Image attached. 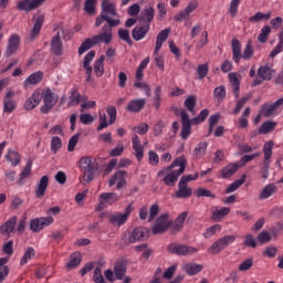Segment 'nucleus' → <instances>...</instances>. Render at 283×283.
<instances>
[{"mask_svg": "<svg viewBox=\"0 0 283 283\" xmlns=\"http://www.w3.org/2000/svg\"><path fill=\"white\" fill-rule=\"evenodd\" d=\"M232 45V61L234 63H240V60L243 59V61H251L253 59V46L251 44H247L242 54V44L240 43V40L233 39L231 42Z\"/></svg>", "mask_w": 283, "mask_h": 283, "instance_id": "obj_4", "label": "nucleus"}, {"mask_svg": "<svg viewBox=\"0 0 283 283\" xmlns=\"http://www.w3.org/2000/svg\"><path fill=\"white\" fill-rule=\"evenodd\" d=\"M213 96L218 103H222L227 98V87L224 85L217 86L213 91Z\"/></svg>", "mask_w": 283, "mask_h": 283, "instance_id": "obj_44", "label": "nucleus"}, {"mask_svg": "<svg viewBox=\"0 0 283 283\" xmlns=\"http://www.w3.org/2000/svg\"><path fill=\"white\" fill-rule=\"evenodd\" d=\"M45 21V17L43 14L38 15L35 19L34 25L30 33V39H36L39 33L41 32V28H43V22Z\"/></svg>", "mask_w": 283, "mask_h": 283, "instance_id": "obj_32", "label": "nucleus"}, {"mask_svg": "<svg viewBox=\"0 0 283 283\" xmlns=\"http://www.w3.org/2000/svg\"><path fill=\"white\" fill-rule=\"evenodd\" d=\"M44 105L41 106L42 114H50V109L59 103V95L54 94L50 88H46L44 92L41 91Z\"/></svg>", "mask_w": 283, "mask_h": 283, "instance_id": "obj_7", "label": "nucleus"}, {"mask_svg": "<svg viewBox=\"0 0 283 283\" xmlns=\"http://www.w3.org/2000/svg\"><path fill=\"white\" fill-rule=\"evenodd\" d=\"M166 124L163 120H158L153 127L154 136H161L163 129H165Z\"/></svg>", "mask_w": 283, "mask_h": 283, "instance_id": "obj_64", "label": "nucleus"}, {"mask_svg": "<svg viewBox=\"0 0 283 283\" xmlns=\"http://www.w3.org/2000/svg\"><path fill=\"white\" fill-rule=\"evenodd\" d=\"M6 159L8 163H11L13 167H17V165H20L21 163V155L17 153V150L9 149L6 155Z\"/></svg>", "mask_w": 283, "mask_h": 283, "instance_id": "obj_38", "label": "nucleus"}, {"mask_svg": "<svg viewBox=\"0 0 283 283\" xmlns=\"http://www.w3.org/2000/svg\"><path fill=\"white\" fill-rule=\"evenodd\" d=\"M50 185V177L48 176H43L39 184L38 187L35 189V196L38 198H43V196H45V191H48V186Z\"/></svg>", "mask_w": 283, "mask_h": 283, "instance_id": "obj_26", "label": "nucleus"}, {"mask_svg": "<svg viewBox=\"0 0 283 283\" xmlns=\"http://www.w3.org/2000/svg\"><path fill=\"white\" fill-rule=\"evenodd\" d=\"M238 169H240V164H228L221 169V178H231V176H233Z\"/></svg>", "mask_w": 283, "mask_h": 283, "instance_id": "obj_34", "label": "nucleus"}, {"mask_svg": "<svg viewBox=\"0 0 283 283\" xmlns=\"http://www.w3.org/2000/svg\"><path fill=\"white\" fill-rule=\"evenodd\" d=\"M207 142L199 143L193 150L196 158H202V156L207 153Z\"/></svg>", "mask_w": 283, "mask_h": 283, "instance_id": "obj_52", "label": "nucleus"}, {"mask_svg": "<svg viewBox=\"0 0 283 283\" xmlns=\"http://www.w3.org/2000/svg\"><path fill=\"white\" fill-rule=\"evenodd\" d=\"M196 198H216V195L211 192V190L207 188H198L195 191Z\"/></svg>", "mask_w": 283, "mask_h": 283, "instance_id": "obj_55", "label": "nucleus"}, {"mask_svg": "<svg viewBox=\"0 0 283 283\" xmlns=\"http://www.w3.org/2000/svg\"><path fill=\"white\" fill-rule=\"evenodd\" d=\"M114 271H115L116 279L117 280H123V277H125V273L127 271V268L125 266V264L117 262L115 264Z\"/></svg>", "mask_w": 283, "mask_h": 283, "instance_id": "obj_53", "label": "nucleus"}, {"mask_svg": "<svg viewBox=\"0 0 283 283\" xmlns=\"http://www.w3.org/2000/svg\"><path fill=\"white\" fill-rule=\"evenodd\" d=\"M228 78L232 85L234 97L238 98V96H240V77L238 76V73H229Z\"/></svg>", "mask_w": 283, "mask_h": 283, "instance_id": "obj_30", "label": "nucleus"}, {"mask_svg": "<svg viewBox=\"0 0 283 283\" xmlns=\"http://www.w3.org/2000/svg\"><path fill=\"white\" fill-rule=\"evenodd\" d=\"M277 191V186L275 184H269L266 185L259 195V200H269L273 193Z\"/></svg>", "mask_w": 283, "mask_h": 283, "instance_id": "obj_29", "label": "nucleus"}, {"mask_svg": "<svg viewBox=\"0 0 283 283\" xmlns=\"http://www.w3.org/2000/svg\"><path fill=\"white\" fill-rule=\"evenodd\" d=\"M193 190L187 186V184H182L179 181L178 190L175 192V198H191Z\"/></svg>", "mask_w": 283, "mask_h": 283, "instance_id": "obj_25", "label": "nucleus"}, {"mask_svg": "<svg viewBox=\"0 0 283 283\" xmlns=\"http://www.w3.org/2000/svg\"><path fill=\"white\" fill-rule=\"evenodd\" d=\"M169 227H171V218H169L168 213H164L157 218L155 224L151 228V233L153 235L165 233Z\"/></svg>", "mask_w": 283, "mask_h": 283, "instance_id": "obj_9", "label": "nucleus"}, {"mask_svg": "<svg viewBox=\"0 0 283 283\" xmlns=\"http://www.w3.org/2000/svg\"><path fill=\"white\" fill-rule=\"evenodd\" d=\"M181 116V138L182 140H187L189 136L191 135V126L193 125V122H191V118H189V114L187 111H182L180 113Z\"/></svg>", "mask_w": 283, "mask_h": 283, "instance_id": "obj_16", "label": "nucleus"}, {"mask_svg": "<svg viewBox=\"0 0 283 283\" xmlns=\"http://www.w3.org/2000/svg\"><path fill=\"white\" fill-rule=\"evenodd\" d=\"M34 255H36V251H34V248L32 247L27 248L22 259L20 260V266H25V264H28V262L32 260Z\"/></svg>", "mask_w": 283, "mask_h": 283, "instance_id": "obj_43", "label": "nucleus"}, {"mask_svg": "<svg viewBox=\"0 0 283 283\" xmlns=\"http://www.w3.org/2000/svg\"><path fill=\"white\" fill-rule=\"evenodd\" d=\"M202 269H205V266L198 263H186L182 266V270L187 273V275H198Z\"/></svg>", "mask_w": 283, "mask_h": 283, "instance_id": "obj_33", "label": "nucleus"}, {"mask_svg": "<svg viewBox=\"0 0 283 283\" xmlns=\"http://www.w3.org/2000/svg\"><path fill=\"white\" fill-rule=\"evenodd\" d=\"M118 200H120V196L116 192H102L99 193V202L95 209L96 211H103L107 205H114Z\"/></svg>", "mask_w": 283, "mask_h": 283, "instance_id": "obj_10", "label": "nucleus"}, {"mask_svg": "<svg viewBox=\"0 0 283 283\" xmlns=\"http://www.w3.org/2000/svg\"><path fill=\"white\" fill-rule=\"evenodd\" d=\"M61 147H63V140L61 139V137H57V136L52 137L51 151H53V154H56L59 149H61Z\"/></svg>", "mask_w": 283, "mask_h": 283, "instance_id": "obj_56", "label": "nucleus"}, {"mask_svg": "<svg viewBox=\"0 0 283 283\" xmlns=\"http://www.w3.org/2000/svg\"><path fill=\"white\" fill-rule=\"evenodd\" d=\"M221 229H222V226H220V224L211 226L210 228H208V229L203 232V237L209 240V238H213V235H216V233H217L218 231H221Z\"/></svg>", "mask_w": 283, "mask_h": 283, "instance_id": "obj_58", "label": "nucleus"}, {"mask_svg": "<svg viewBox=\"0 0 283 283\" xmlns=\"http://www.w3.org/2000/svg\"><path fill=\"white\" fill-rule=\"evenodd\" d=\"M48 0H21L17 3V9L23 12H32L36 8H41Z\"/></svg>", "mask_w": 283, "mask_h": 283, "instance_id": "obj_15", "label": "nucleus"}, {"mask_svg": "<svg viewBox=\"0 0 283 283\" xmlns=\"http://www.w3.org/2000/svg\"><path fill=\"white\" fill-rule=\"evenodd\" d=\"M147 237V230L145 228H136L132 234L129 235V243L134 244L136 242H140V240H145Z\"/></svg>", "mask_w": 283, "mask_h": 283, "instance_id": "obj_27", "label": "nucleus"}, {"mask_svg": "<svg viewBox=\"0 0 283 283\" xmlns=\"http://www.w3.org/2000/svg\"><path fill=\"white\" fill-rule=\"evenodd\" d=\"M81 260H82L81 253L75 252V253L71 254L70 260L66 264V269H74V268L78 266V264H81Z\"/></svg>", "mask_w": 283, "mask_h": 283, "instance_id": "obj_49", "label": "nucleus"}, {"mask_svg": "<svg viewBox=\"0 0 283 283\" xmlns=\"http://www.w3.org/2000/svg\"><path fill=\"white\" fill-rule=\"evenodd\" d=\"M272 12L269 11L268 13L256 12L254 15L249 18L250 23H259V21H269L272 17Z\"/></svg>", "mask_w": 283, "mask_h": 283, "instance_id": "obj_40", "label": "nucleus"}, {"mask_svg": "<svg viewBox=\"0 0 283 283\" xmlns=\"http://www.w3.org/2000/svg\"><path fill=\"white\" fill-rule=\"evenodd\" d=\"M43 101V94L41 93V88H36L31 96L25 101L23 108L27 112H32L35 107H39Z\"/></svg>", "mask_w": 283, "mask_h": 283, "instance_id": "obj_13", "label": "nucleus"}, {"mask_svg": "<svg viewBox=\"0 0 283 283\" xmlns=\"http://www.w3.org/2000/svg\"><path fill=\"white\" fill-rule=\"evenodd\" d=\"M273 142H266L263 146L265 167H269V165H271V156H273Z\"/></svg>", "mask_w": 283, "mask_h": 283, "instance_id": "obj_35", "label": "nucleus"}, {"mask_svg": "<svg viewBox=\"0 0 283 283\" xmlns=\"http://www.w3.org/2000/svg\"><path fill=\"white\" fill-rule=\"evenodd\" d=\"M117 34L122 41H125V43H128V45H132V38L129 36L128 30L118 29Z\"/></svg>", "mask_w": 283, "mask_h": 283, "instance_id": "obj_63", "label": "nucleus"}, {"mask_svg": "<svg viewBox=\"0 0 283 283\" xmlns=\"http://www.w3.org/2000/svg\"><path fill=\"white\" fill-rule=\"evenodd\" d=\"M154 14H156V11L154 10V7H146L142 11L140 17L144 21H147L146 24L149 25V23H151V21H154Z\"/></svg>", "mask_w": 283, "mask_h": 283, "instance_id": "obj_41", "label": "nucleus"}, {"mask_svg": "<svg viewBox=\"0 0 283 283\" xmlns=\"http://www.w3.org/2000/svg\"><path fill=\"white\" fill-rule=\"evenodd\" d=\"M209 43V32L202 31L200 35V40L196 44V50H202L203 45Z\"/></svg>", "mask_w": 283, "mask_h": 283, "instance_id": "obj_59", "label": "nucleus"}, {"mask_svg": "<svg viewBox=\"0 0 283 283\" xmlns=\"http://www.w3.org/2000/svg\"><path fill=\"white\" fill-rule=\"evenodd\" d=\"M20 45H21V38L17 34H11L8 41L6 56H13V54H17V51L19 50Z\"/></svg>", "mask_w": 283, "mask_h": 283, "instance_id": "obj_17", "label": "nucleus"}, {"mask_svg": "<svg viewBox=\"0 0 283 283\" xmlns=\"http://www.w3.org/2000/svg\"><path fill=\"white\" fill-rule=\"evenodd\" d=\"M17 109V102L14 99H4L3 101V113L12 114Z\"/></svg>", "mask_w": 283, "mask_h": 283, "instance_id": "obj_50", "label": "nucleus"}, {"mask_svg": "<svg viewBox=\"0 0 283 283\" xmlns=\"http://www.w3.org/2000/svg\"><path fill=\"white\" fill-rule=\"evenodd\" d=\"M81 103V94H78V91L76 88H73L71 91V95L69 97V107H76Z\"/></svg>", "mask_w": 283, "mask_h": 283, "instance_id": "obj_48", "label": "nucleus"}, {"mask_svg": "<svg viewBox=\"0 0 283 283\" xmlns=\"http://www.w3.org/2000/svg\"><path fill=\"white\" fill-rule=\"evenodd\" d=\"M269 34H271V27L264 25L261 29V33L258 35V41L260 43H266V41H269Z\"/></svg>", "mask_w": 283, "mask_h": 283, "instance_id": "obj_54", "label": "nucleus"}, {"mask_svg": "<svg viewBox=\"0 0 283 283\" xmlns=\"http://www.w3.org/2000/svg\"><path fill=\"white\" fill-rule=\"evenodd\" d=\"M147 32H149V24L135 27L132 31V36L134 41H143L147 36Z\"/></svg>", "mask_w": 283, "mask_h": 283, "instance_id": "obj_24", "label": "nucleus"}, {"mask_svg": "<svg viewBox=\"0 0 283 283\" xmlns=\"http://www.w3.org/2000/svg\"><path fill=\"white\" fill-rule=\"evenodd\" d=\"M84 11L87 14H94V12H96V0H86Z\"/></svg>", "mask_w": 283, "mask_h": 283, "instance_id": "obj_61", "label": "nucleus"}, {"mask_svg": "<svg viewBox=\"0 0 283 283\" xmlns=\"http://www.w3.org/2000/svg\"><path fill=\"white\" fill-rule=\"evenodd\" d=\"M51 52H53L55 56H63V41H61L60 33H55V35L52 38Z\"/></svg>", "mask_w": 283, "mask_h": 283, "instance_id": "obj_21", "label": "nucleus"}, {"mask_svg": "<svg viewBox=\"0 0 283 283\" xmlns=\"http://www.w3.org/2000/svg\"><path fill=\"white\" fill-rule=\"evenodd\" d=\"M112 25L105 24L102 28V31L97 35H93L92 38H87L82 42L77 52L80 55L85 54L87 50H92L94 45H99V43H104V45H109L112 41H114V31Z\"/></svg>", "mask_w": 283, "mask_h": 283, "instance_id": "obj_2", "label": "nucleus"}, {"mask_svg": "<svg viewBox=\"0 0 283 283\" xmlns=\"http://www.w3.org/2000/svg\"><path fill=\"white\" fill-rule=\"evenodd\" d=\"M8 258H0V283L8 277L10 270H8Z\"/></svg>", "mask_w": 283, "mask_h": 283, "instance_id": "obj_47", "label": "nucleus"}, {"mask_svg": "<svg viewBox=\"0 0 283 283\" xmlns=\"http://www.w3.org/2000/svg\"><path fill=\"white\" fill-rule=\"evenodd\" d=\"M112 17H118V13L116 12V4H114V2H111L109 0H103L102 12L96 18L95 27L101 28V25H103V22L106 21L107 25H111V28H117V25L120 24V20L114 19Z\"/></svg>", "mask_w": 283, "mask_h": 283, "instance_id": "obj_3", "label": "nucleus"}, {"mask_svg": "<svg viewBox=\"0 0 283 283\" xmlns=\"http://www.w3.org/2000/svg\"><path fill=\"white\" fill-rule=\"evenodd\" d=\"M78 163L84 182H92V180H94V174L98 171V166L96 163L92 161V157H82Z\"/></svg>", "mask_w": 283, "mask_h": 283, "instance_id": "obj_5", "label": "nucleus"}, {"mask_svg": "<svg viewBox=\"0 0 283 283\" xmlns=\"http://www.w3.org/2000/svg\"><path fill=\"white\" fill-rule=\"evenodd\" d=\"M132 145L137 160H143L145 157V147H143V144H140V137H138V135L133 136Z\"/></svg>", "mask_w": 283, "mask_h": 283, "instance_id": "obj_20", "label": "nucleus"}, {"mask_svg": "<svg viewBox=\"0 0 283 283\" xmlns=\"http://www.w3.org/2000/svg\"><path fill=\"white\" fill-rule=\"evenodd\" d=\"M43 81V72L38 71L28 76V78L24 81V87H29V85H39Z\"/></svg>", "mask_w": 283, "mask_h": 283, "instance_id": "obj_31", "label": "nucleus"}, {"mask_svg": "<svg viewBox=\"0 0 283 283\" xmlns=\"http://www.w3.org/2000/svg\"><path fill=\"white\" fill-rule=\"evenodd\" d=\"M189 216L188 211H184L181 212L176 221H175V226H174V231H180V229H182V227H185V220H187V217Z\"/></svg>", "mask_w": 283, "mask_h": 283, "instance_id": "obj_46", "label": "nucleus"}, {"mask_svg": "<svg viewBox=\"0 0 283 283\" xmlns=\"http://www.w3.org/2000/svg\"><path fill=\"white\" fill-rule=\"evenodd\" d=\"M94 56H96V51H90L85 57H84V69L86 70V81H90L92 78V65H90V63H92V61H94Z\"/></svg>", "mask_w": 283, "mask_h": 283, "instance_id": "obj_28", "label": "nucleus"}, {"mask_svg": "<svg viewBox=\"0 0 283 283\" xmlns=\"http://www.w3.org/2000/svg\"><path fill=\"white\" fill-rule=\"evenodd\" d=\"M104 62L105 55H101L99 59L94 63V74L97 76H103V74H105V66L103 64Z\"/></svg>", "mask_w": 283, "mask_h": 283, "instance_id": "obj_42", "label": "nucleus"}, {"mask_svg": "<svg viewBox=\"0 0 283 283\" xmlns=\"http://www.w3.org/2000/svg\"><path fill=\"white\" fill-rule=\"evenodd\" d=\"M196 103H198L196 95H189L184 102L186 109H188L192 116H196Z\"/></svg>", "mask_w": 283, "mask_h": 283, "instance_id": "obj_36", "label": "nucleus"}, {"mask_svg": "<svg viewBox=\"0 0 283 283\" xmlns=\"http://www.w3.org/2000/svg\"><path fill=\"white\" fill-rule=\"evenodd\" d=\"M230 213H231V208L214 207L212 208V211H211V220H213L214 222H220V220H222L226 216H229Z\"/></svg>", "mask_w": 283, "mask_h": 283, "instance_id": "obj_23", "label": "nucleus"}, {"mask_svg": "<svg viewBox=\"0 0 283 283\" xmlns=\"http://www.w3.org/2000/svg\"><path fill=\"white\" fill-rule=\"evenodd\" d=\"M209 117V109L205 108L202 109L199 115L191 120L192 125H200V123H205L207 118Z\"/></svg>", "mask_w": 283, "mask_h": 283, "instance_id": "obj_51", "label": "nucleus"}, {"mask_svg": "<svg viewBox=\"0 0 283 283\" xmlns=\"http://www.w3.org/2000/svg\"><path fill=\"white\" fill-rule=\"evenodd\" d=\"M168 252L174 255H193V253H198V248H193L190 245H185L180 243H170L168 247Z\"/></svg>", "mask_w": 283, "mask_h": 283, "instance_id": "obj_8", "label": "nucleus"}, {"mask_svg": "<svg viewBox=\"0 0 283 283\" xmlns=\"http://www.w3.org/2000/svg\"><path fill=\"white\" fill-rule=\"evenodd\" d=\"M145 105H147V99L145 98L132 99L128 102L126 109L133 114H138V112H143Z\"/></svg>", "mask_w": 283, "mask_h": 283, "instance_id": "obj_19", "label": "nucleus"}, {"mask_svg": "<svg viewBox=\"0 0 283 283\" xmlns=\"http://www.w3.org/2000/svg\"><path fill=\"white\" fill-rule=\"evenodd\" d=\"M247 180V175H242L240 179L235 180L234 182L230 184L226 189V193H233V191H238L240 187L244 185Z\"/></svg>", "mask_w": 283, "mask_h": 283, "instance_id": "obj_39", "label": "nucleus"}, {"mask_svg": "<svg viewBox=\"0 0 283 283\" xmlns=\"http://www.w3.org/2000/svg\"><path fill=\"white\" fill-rule=\"evenodd\" d=\"M17 217H12L7 222H4L2 226H0V234L6 235L9 238L10 233L14 231V227H17Z\"/></svg>", "mask_w": 283, "mask_h": 283, "instance_id": "obj_22", "label": "nucleus"}, {"mask_svg": "<svg viewBox=\"0 0 283 283\" xmlns=\"http://www.w3.org/2000/svg\"><path fill=\"white\" fill-rule=\"evenodd\" d=\"M276 106H275V104L273 103V104H266V105H264L263 107H262V109H261V114L263 115V116H273V114H275V112H276Z\"/></svg>", "mask_w": 283, "mask_h": 283, "instance_id": "obj_60", "label": "nucleus"}, {"mask_svg": "<svg viewBox=\"0 0 283 283\" xmlns=\"http://www.w3.org/2000/svg\"><path fill=\"white\" fill-rule=\"evenodd\" d=\"M275 127H277V123L273 120H266L260 126L259 134H270V132H273Z\"/></svg>", "mask_w": 283, "mask_h": 283, "instance_id": "obj_45", "label": "nucleus"}, {"mask_svg": "<svg viewBox=\"0 0 283 283\" xmlns=\"http://www.w3.org/2000/svg\"><path fill=\"white\" fill-rule=\"evenodd\" d=\"M55 34H60V39L63 36L64 41H70V39H72V32L60 27L55 28Z\"/></svg>", "mask_w": 283, "mask_h": 283, "instance_id": "obj_62", "label": "nucleus"}, {"mask_svg": "<svg viewBox=\"0 0 283 283\" xmlns=\"http://www.w3.org/2000/svg\"><path fill=\"white\" fill-rule=\"evenodd\" d=\"M233 242H235V235H224L208 248V253H210V255H218V253H222V251H224L227 247H230V244H233Z\"/></svg>", "mask_w": 283, "mask_h": 283, "instance_id": "obj_6", "label": "nucleus"}, {"mask_svg": "<svg viewBox=\"0 0 283 283\" xmlns=\"http://www.w3.org/2000/svg\"><path fill=\"white\" fill-rule=\"evenodd\" d=\"M32 174V160H29L24 167V169L20 174V182H23L25 178H30V175Z\"/></svg>", "mask_w": 283, "mask_h": 283, "instance_id": "obj_57", "label": "nucleus"}, {"mask_svg": "<svg viewBox=\"0 0 283 283\" xmlns=\"http://www.w3.org/2000/svg\"><path fill=\"white\" fill-rule=\"evenodd\" d=\"M132 213V205L126 207L125 213H113L108 216V220L113 227H123L125 222H127V218Z\"/></svg>", "mask_w": 283, "mask_h": 283, "instance_id": "obj_14", "label": "nucleus"}, {"mask_svg": "<svg viewBox=\"0 0 283 283\" xmlns=\"http://www.w3.org/2000/svg\"><path fill=\"white\" fill-rule=\"evenodd\" d=\"M171 32L170 28L161 30L156 38V43H155V50H154V55L158 56V52L163 49V43L169 39V33Z\"/></svg>", "mask_w": 283, "mask_h": 283, "instance_id": "obj_18", "label": "nucleus"}, {"mask_svg": "<svg viewBox=\"0 0 283 283\" xmlns=\"http://www.w3.org/2000/svg\"><path fill=\"white\" fill-rule=\"evenodd\" d=\"M115 185L118 191L127 187V171L118 170L108 180V187H114Z\"/></svg>", "mask_w": 283, "mask_h": 283, "instance_id": "obj_12", "label": "nucleus"}, {"mask_svg": "<svg viewBox=\"0 0 283 283\" xmlns=\"http://www.w3.org/2000/svg\"><path fill=\"white\" fill-rule=\"evenodd\" d=\"M54 222V218L52 216L35 218L30 221V229L33 233H39V231H43L45 227H50Z\"/></svg>", "mask_w": 283, "mask_h": 283, "instance_id": "obj_11", "label": "nucleus"}, {"mask_svg": "<svg viewBox=\"0 0 283 283\" xmlns=\"http://www.w3.org/2000/svg\"><path fill=\"white\" fill-rule=\"evenodd\" d=\"M187 169V159L185 157H178L171 163L170 166L159 170L157 178L164 177V182L167 187H174L178 182V178L185 174Z\"/></svg>", "mask_w": 283, "mask_h": 283, "instance_id": "obj_1", "label": "nucleus"}, {"mask_svg": "<svg viewBox=\"0 0 283 283\" xmlns=\"http://www.w3.org/2000/svg\"><path fill=\"white\" fill-rule=\"evenodd\" d=\"M273 70L269 66H260L258 69V76L262 81H271L273 78Z\"/></svg>", "mask_w": 283, "mask_h": 283, "instance_id": "obj_37", "label": "nucleus"}]
</instances>
